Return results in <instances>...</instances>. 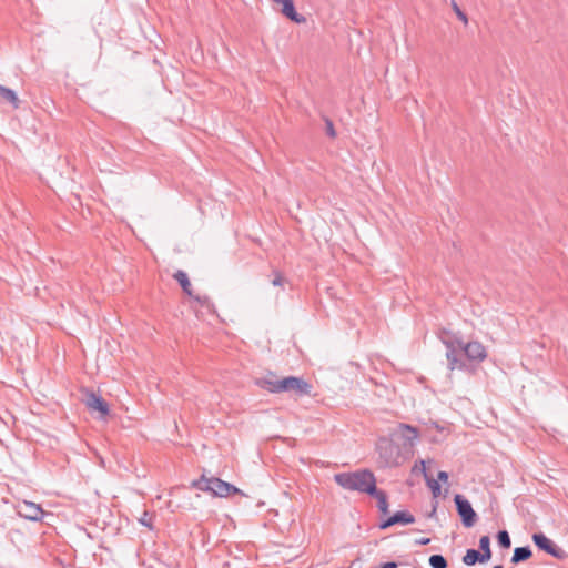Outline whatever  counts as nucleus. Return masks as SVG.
<instances>
[{
	"mask_svg": "<svg viewBox=\"0 0 568 568\" xmlns=\"http://www.w3.org/2000/svg\"><path fill=\"white\" fill-rule=\"evenodd\" d=\"M273 1H274V2H277V3H281V2H282V0H273Z\"/></svg>",
	"mask_w": 568,
	"mask_h": 568,
	"instance_id": "72a5a7b5",
	"label": "nucleus"
},
{
	"mask_svg": "<svg viewBox=\"0 0 568 568\" xmlns=\"http://www.w3.org/2000/svg\"><path fill=\"white\" fill-rule=\"evenodd\" d=\"M194 301H196L199 303V305L203 306V307H209L210 303H211V300L207 295H194L193 294V297H192Z\"/></svg>",
	"mask_w": 568,
	"mask_h": 568,
	"instance_id": "393cba45",
	"label": "nucleus"
},
{
	"mask_svg": "<svg viewBox=\"0 0 568 568\" xmlns=\"http://www.w3.org/2000/svg\"><path fill=\"white\" fill-rule=\"evenodd\" d=\"M17 514L30 521H40L44 516V510L39 504L21 500L16 506Z\"/></svg>",
	"mask_w": 568,
	"mask_h": 568,
	"instance_id": "6e6552de",
	"label": "nucleus"
},
{
	"mask_svg": "<svg viewBox=\"0 0 568 568\" xmlns=\"http://www.w3.org/2000/svg\"><path fill=\"white\" fill-rule=\"evenodd\" d=\"M397 567H398V564L395 561H386L379 566V568H397Z\"/></svg>",
	"mask_w": 568,
	"mask_h": 568,
	"instance_id": "7c9ffc66",
	"label": "nucleus"
},
{
	"mask_svg": "<svg viewBox=\"0 0 568 568\" xmlns=\"http://www.w3.org/2000/svg\"><path fill=\"white\" fill-rule=\"evenodd\" d=\"M418 438V429L408 424H399L393 432L389 442H385V448L393 450L402 449L404 453H410Z\"/></svg>",
	"mask_w": 568,
	"mask_h": 568,
	"instance_id": "7ed1b4c3",
	"label": "nucleus"
},
{
	"mask_svg": "<svg viewBox=\"0 0 568 568\" xmlns=\"http://www.w3.org/2000/svg\"><path fill=\"white\" fill-rule=\"evenodd\" d=\"M428 562L432 568H447L448 566V562L443 555H432Z\"/></svg>",
	"mask_w": 568,
	"mask_h": 568,
	"instance_id": "4be33fe9",
	"label": "nucleus"
},
{
	"mask_svg": "<svg viewBox=\"0 0 568 568\" xmlns=\"http://www.w3.org/2000/svg\"><path fill=\"white\" fill-rule=\"evenodd\" d=\"M415 523V517L407 510H398L392 516L382 520L378 528L385 530L394 525H410Z\"/></svg>",
	"mask_w": 568,
	"mask_h": 568,
	"instance_id": "9d476101",
	"label": "nucleus"
},
{
	"mask_svg": "<svg viewBox=\"0 0 568 568\" xmlns=\"http://www.w3.org/2000/svg\"><path fill=\"white\" fill-rule=\"evenodd\" d=\"M463 562L466 566H474L476 564H485L487 561L481 556L479 550L470 548L466 550V554L463 557Z\"/></svg>",
	"mask_w": 568,
	"mask_h": 568,
	"instance_id": "a211bd4d",
	"label": "nucleus"
},
{
	"mask_svg": "<svg viewBox=\"0 0 568 568\" xmlns=\"http://www.w3.org/2000/svg\"><path fill=\"white\" fill-rule=\"evenodd\" d=\"M192 486L199 490L211 493L215 497H227L232 494L244 495L243 491L233 484L216 477L207 478L205 475L193 480Z\"/></svg>",
	"mask_w": 568,
	"mask_h": 568,
	"instance_id": "20e7f679",
	"label": "nucleus"
},
{
	"mask_svg": "<svg viewBox=\"0 0 568 568\" xmlns=\"http://www.w3.org/2000/svg\"><path fill=\"white\" fill-rule=\"evenodd\" d=\"M437 505H438V503L435 501L434 505H433L432 511L428 514V517H434L435 516L436 509H437Z\"/></svg>",
	"mask_w": 568,
	"mask_h": 568,
	"instance_id": "2f4dec72",
	"label": "nucleus"
},
{
	"mask_svg": "<svg viewBox=\"0 0 568 568\" xmlns=\"http://www.w3.org/2000/svg\"><path fill=\"white\" fill-rule=\"evenodd\" d=\"M274 278L272 280V284L274 286H281L284 282V277L280 271L273 272Z\"/></svg>",
	"mask_w": 568,
	"mask_h": 568,
	"instance_id": "bb28decb",
	"label": "nucleus"
},
{
	"mask_svg": "<svg viewBox=\"0 0 568 568\" xmlns=\"http://www.w3.org/2000/svg\"><path fill=\"white\" fill-rule=\"evenodd\" d=\"M454 503L463 525L466 528L473 527L477 521V514L469 500L464 495L456 494L454 497Z\"/></svg>",
	"mask_w": 568,
	"mask_h": 568,
	"instance_id": "423d86ee",
	"label": "nucleus"
},
{
	"mask_svg": "<svg viewBox=\"0 0 568 568\" xmlns=\"http://www.w3.org/2000/svg\"><path fill=\"white\" fill-rule=\"evenodd\" d=\"M334 480L337 485L346 490L357 491L368 496L377 487L376 477L369 469L339 473L334 476Z\"/></svg>",
	"mask_w": 568,
	"mask_h": 568,
	"instance_id": "f257e3e1",
	"label": "nucleus"
},
{
	"mask_svg": "<svg viewBox=\"0 0 568 568\" xmlns=\"http://www.w3.org/2000/svg\"><path fill=\"white\" fill-rule=\"evenodd\" d=\"M448 473L447 471H444V470H439L438 474H437V479L438 483L439 481H443V483H446L448 480Z\"/></svg>",
	"mask_w": 568,
	"mask_h": 568,
	"instance_id": "c85d7f7f",
	"label": "nucleus"
},
{
	"mask_svg": "<svg viewBox=\"0 0 568 568\" xmlns=\"http://www.w3.org/2000/svg\"><path fill=\"white\" fill-rule=\"evenodd\" d=\"M278 381L280 378L275 373L268 372L265 376L257 378L255 381V384L262 389H265L273 394H278Z\"/></svg>",
	"mask_w": 568,
	"mask_h": 568,
	"instance_id": "f8f14e48",
	"label": "nucleus"
},
{
	"mask_svg": "<svg viewBox=\"0 0 568 568\" xmlns=\"http://www.w3.org/2000/svg\"><path fill=\"white\" fill-rule=\"evenodd\" d=\"M487 357V352L484 345L479 342L464 343L460 359H468L470 362H483Z\"/></svg>",
	"mask_w": 568,
	"mask_h": 568,
	"instance_id": "1a4fd4ad",
	"label": "nucleus"
},
{
	"mask_svg": "<svg viewBox=\"0 0 568 568\" xmlns=\"http://www.w3.org/2000/svg\"><path fill=\"white\" fill-rule=\"evenodd\" d=\"M532 542L540 550L556 559H562L566 557L564 549L558 547L551 539H549L544 532H535L531 536Z\"/></svg>",
	"mask_w": 568,
	"mask_h": 568,
	"instance_id": "0eeeda50",
	"label": "nucleus"
},
{
	"mask_svg": "<svg viewBox=\"0 0 568 568\" xmlns=\"http://www.w3.org/2000/svg\"><path fill=\"white\" fill-rule=\"evenodd\" d=\"M532 556V551L529 546L516 547L511 556V564L518 565L523 561L528 560Z\"/></svg>",
	"mask_w": 568,
	"mask_h": 568,
	"instance_id": "f3484780",
	"label": "nucleus"
},
{
	"mask_svg": "<svg viewBox=\"0 0 568 568\" xmlns=\"http://www.w3.org/2000/svg\"><path fill=\"white\" fill-rule=\"evenodd\" d=\"M281 4L282 14L291 21L296 23H304L306 21V18L296 11L293 0H282Z\"/></svg>",
	"mask_w": 568,
	"mask_h": 568,
	"instance_id": "ddd939ff",
	"label": "nucleus"
},
{
	"mask_svg": "<svg viewBox=\"0 0 568 568\" xmlns=\"http://www.w3.org/2000/svg\"><path fill=\"white\" fill-rule=\"evenodd\" d=\"M479 552L485 558L486 561L491 558V549H490V538L489 536H481L479 539Z\"/></svg>",
	"mask_w": 568,
	"mask_h": 568,
	"instance_id": "aec40b11",
	"label": "nucleus"
},
{
	"mask_svg": "<svg viewBox=\"0 0 568 568\" xmlns=\"http://www.w3.org/2000/svg\"><path fill=\"white\" fill-rule=\"evenodd\" d=\"M496 538L500 548L508 549L511 546V539L507 530H499Z\"/></svg>",
	"mask_w": 568,
	"mask_h": 568,
	"instance_id": "412c9836",
	"label": "nucleus"
},
{
	"mask_svg": "<svg viewBox=\"0 0 568 568\" xmlns=\"http://www.w3.org/2000/svg\"><path fill=\"white\" fill-rule=\"evenodd\" d=\"M369 496L377 500V508L383 515H387L389 513V504L386 491L376 487Z\"/></svg>",
	"mask_w": 568,
	"mask_h": 568,
	"instance_id": "4468645a",
	"label": "nucleus"
},
{
	"mask_svg": "<svg viewBox=\"0 0 568 568\" xmlns=\"http://www.w3.org/2000/svg\"><path fill=\"white\" fill-rule=\"evenodd\" d=\"M493 568H504L503 565H496Z\"/></svg>",
	"mask_w": 568,
	"mask_h": 568,
	"instance_id": "473e14b6",
	"label": "nucleus"
},
{
	"mask_svg": "<svg viewBox=\"0 0 568 568\" xmlns=\"http://www.w3.org/2000/svg\"><path fill=\"white\" fill-rule=\"evenodd\" d=\"M139 523L150 529H152V516L144 511L143 516L139 519Z\"/></svg>",
	"mask_w": 568,
	"mask_h": 568,
	"instance_id": "a878e982",
	"label": "nucleus"
},
{
	"mask_svg": "<svg viewBox=\"0 0 568 568\" xmlns=\"http://www.w3.org/2000/svg\"><path fill=\"white\" fill-rule=\"evenodd\" d=\"M385 442H382L379 445H378V449H379V454L382 457L385 458V462L387 465H390V464H394L396 463V458H397V455L399 453V450H390L389 448H385Z\"/></svg>",
	"mask_w": 568,
	"mask_h": 568,
	"instance_id": "6ab92c4d",
	"label": "nucleus"
},
{
	"mask_svg": "<svg viewBox=\"0 0 568 568\" xmlns=\"http://www.w3.org/2000/svg\"><path fill=\"white\" fill-rule=\"evenodd\" d=\"M173 278L180 284L181 288L187 296L193 297L192 285L186 272L178 270L173 274Z\"/></svg>",
	"mask_w": 568,
	"mask_h": 568,
	"instance_id": "2eb2a0df",
	"label": "nucleus"
},
{
	"mask_svg": "<svg viewBox=\"0 0 568 568\" xmlns=\"http://www.w3.org/2000/svg\"><path fill=\"white\" fill-rule=\"evenodd\" d=\"M324 122H325L326 134L329 138L334 139L336 136V131L334 129L333 121L329 118L324 116Z\"/></svg>",
	"mask_w": 568,
	"mask_h": 568,
	"instance_id": "b1692460",
	"label": "nucleus"
},
{
	"mask_svg": "<svg viewBox=\"0 0 568 568\" xmlns=\"http://www.w3.org/2000/svg\"><path fill=\"white\" fill-rule=\"evenodd\" d=\"M277 388L278 393H293L297 397H303L311 395L313 386L302 377L286 376L280 378Z\"/></svg>",
	"mask_w": 568,
	"mask_h": 568,
	"instance_id": "39448f33",
	"label": "nucleus"
},
{
	"mask_svg": "<svg viewBox=\"0 0 568 568\" xmlns=\"http://www.w3.org/2000/svg\"><path fill=\"white\" fill-rule=\"evenodd\" d=\"M85 405L90 410L98 412L100 414V418H105L110 413L106 400L94 392H89L87 394Z\"/></svg>",
	"mask_w": 568,
	"mask_h": 568,
	"instance_id": "9b49d317",
	"label": "nucleus"
},
{
	"mask_svg": "<svg viewBox=\"0 0 568 568\" xmlns=\"http://www.w3.org/2000/svg\"><path fill=\"white\" fill-rule=\"evenodd\" d=\"M429 542H430V538H428V537H423V538H419V539L415 540V544L416 545H420V546H426Z\"/></svg>",
	"mask_w": 568,
	"mask_h": 568,
	"instance_id": "c756f323",
	"label": "nucleus"
},
{
	"mask_svg": "<svg viewBox=\"0 0 568 568\" xmlns=\"http://www.w3.org/2000/svg\"><path fill=\"white\" fill-rule=\"evenodd\" d=\"M0 102H8L14 109H18L20 100L12 89L0 85Z\"/></svg>",
	"mask_w": 568,
	"mask_h": 568,
	"instance_id": "dca6fc26",
	"label": "nucleus"
},
{
	"mask_svg": "<svg viewBox=\"0 0 568 568\" xmlns=\"http://www.w3.org/2000/svg\"><path fill=\"white\" fill-rule=\"evenodd\" d=\"M439 338L442 343L446 346V358L448 362V369L468 371L469 366L466 363V361L459 358L464 346L463 339L446 329L442 331Z\"/></svg>",
	"mask_w": 568,
	"mask_h": 568,
	"instance_id": "f03ea898",
	"label": "nucleus"
},
{
	"mask_svg": "<svg viewBox=\"0 0 568 568\" xmlns=\"http://www.w3.org/2000/svg\"><path fill=\"white\" fill-rule=\"evenodd\" d=\"M427 485L432 490L434 498H437L440 495V484L436 479L427 478Z\"/></svg>",
	"mask_w": 568,
	"mask_h": 568,
	"instance_id": "5701e85b",
	"label": "nucleus"
},
{
	"mask_svg": "<svg viewBox=\"0 0 568 568\" xmlns=\"http://www.w3.org/2000/svg\"><path fill=\"white\" fill-rule=\"evenodd\" d=\"M453 7H454V10H455V12H456L457 17H458L462 21H464L465 23H467V21H468V20H467V16H466V13H465V12H463V11L459 9V7H458L455 2H453Z\"/></svg>",
	"mask_w": 568,
	"mask_h": 568,
	"instance_id": "cd10ccee",
	"label": "nucleus"
}]
</instances>
